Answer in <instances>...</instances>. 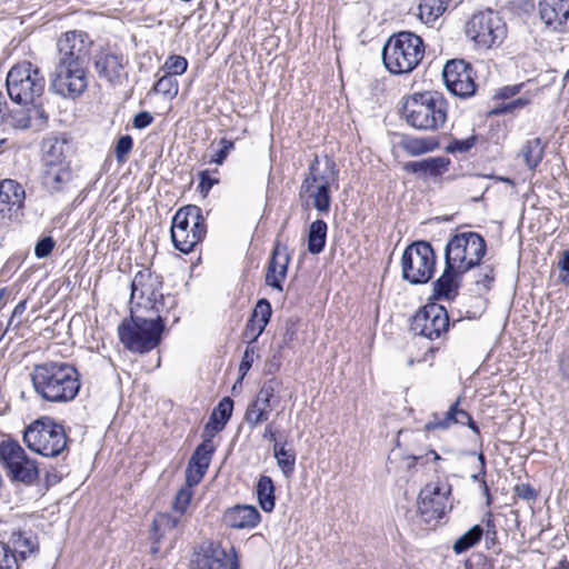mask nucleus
<instances>
[{"mask_svg": "<svg viewBox=\"0 0 569 569\" xmlns=\"http://www.w3.org/2000/svg\"><path fill=\"white\" fill-rule=\"evenodd\" d=\"M30 380L39 399L56 405L73 401L81 388L78 369L67 361L48 360L34 365Z\"/></svg>", "mask_w": 569, "mask_h": 569, "instance_id": "f257e3e1", "label": "nucleus"}, {"mask_svg": "<svg viewBox=\"0 0 569 569\" xmlns=\"http://www.w3.org/2000/svg\"><path fill=\"white\" fill-rule=\"evenodd\" d=\"M166 313L152 312L149 317L134 315L122 320L118 327L121 343L131 352L147 353L157 348L166 327Z\"/></svg>", "mask_w": 569, "mask_h": 569, "instance_id": "f03ea898", "label": "nucleus"}, {"mask_svg": "<svg viewBox=\"0 0 569 569\" xmlns=\"http://www.w3.org/2000/svg\"><path fill=\"white\" fill-rule=\"evenodd\" d=\"M406 122L421 131H436L448 118V102L438 91L416 92L409 96L402 110Z\"/></svg>", "mask_w": 569, "mask_h": 569, "instance_id": "7ed1b4c3", "label": "nucleus"}, {"mask_svg": "<svg viewBox=\"0 0 569 569\" xmlns=\"http://www.w3.org/2000/svg\"><path fill=\"white\" fill-rule=\"evenodd\" d=\"M425 56L422 39L410 31L391 36L383 46L382 61L395 74L409 73L421 62Z\"/></svg>", "mask_w": 569, "mask_h": 569, "instance_id": "20e7f679", "label": "nucleus"}, {"mask_svg": "<svg viewBox=\"0 0 569 569\" xmlns=\"http://www.w3.org/2000/svg\"><path fill=\"white\" fill-rule=\"evenodd\" d=\"M338 173L331 158L326 157L320 161L315 157L300 186V196L306 194L311 199L313 207L320 213H328L331 204V189L338 188Z\"/></svg>", "mask_w": 569, "mask_h": 569, "instance_id": "39448f33", "label": "nucleus"}, {"mask_svg": "<svg viewBox=\"0 0 569 569\" xmlns=\"http://www.w3.org/2000/svg\"><path fill=\"white\" fill-rule=\"evenodd\" d=\"M162 278L153 273L149 268L139 270L131 281L130 301L137 300V307L150 312L167 313L174 305V298L163 296Z\"/></svg>", "mask_w": 569, "mask_h": 569, "instance_id": "423d86ee", "label": "nucleus"}, {"mask_svg": "<svg viewBox=\"0 0 569 569\" xmlns=\"http://www.w3.org/2000/svg\"><path fill=\"white\" fill-rule=\"evenodd\" d=\"M23 441L43 457H58L67 449V435L61 425L50 418L32 422L23 432Z\"/></svg>", "mask_w": 569, "mask_h": 569, "instance_id": "0eeeda50", "label": "nucleus"}, {"mask_svg": "<svg viewBox=\"0 0 569 569\" xmlns=\"http://www.w3.org/2000/svg\"><path fill=\"white\" fill-rule=\"evenodd\" d=\"M487 250L485 239L477 232L466 231L451 237L445 248V260L458 272L479 266Z\"/></svg>", "mask_w": 569, "mask_h": 569, "instance_id": "6e6552de", "label": "nucleus"}, {"mask_svg": "<svg viewBox=\"0 0 569 569\" xmlns=\"http://www.w3.org/2000/svg\"><path fill=\"white\" fill-rule=\"evenodd\" d=\"M46 80L41 71L29 61L14 64L7 74V91L18 104L32 103L44 90Z\"/></svg>", "mask_w": 569, "mask_h": 569, "instance_id": "1a4fd4ad", "label": "nucleus"}, {"mask_svg": "<svg viewBox=\"0 0 569 569\" xmlns=\"http://www.w3.org/2000/svg\"><path fill=\"white\" fill-rule=\"evenodd\" d=\"M207 227L201 209L187 206L179 209L172 218L171 239L176 249L189 253L203 240Z\"/></svg>", "mask_w": 569, "mask_h": 569, "instance_id": "9d476101", "label": "nucleus"}, {"mask_svg": "<svg viewBox=\"0 0 569 569\" xmlns=\"http://www.w3.org/2000/svg\"><path fill=\"white\" fill-rule=\"evenodd\" d=\"M0 462L11 482L32 486L39 479L37 461L14 440L0 443Z\"/></svg>", "mask_w": 569, "mask_h": 569, "instance_id": "9b49d317", "label": "nucleus"}, {"mask_svg": "<svg viewBox=\"0 0 569 569\" xmlns=\"http://www.w3.org/2000/svg\"><path fill=\"white\" fill-rule=\"evenodd\" d=\"M436 269V254L426 241L409 244L401 257L402 279L411 284L427 283Z\"/></svg>", "mask_w": 569, "mask_h": 569, "instance_id": "f8f14e48", "label": "nucleus"}, {"mask_svg": "<svg viewBox=\"0 0 569 569\" xmlns=\"http://www.w3.org/2000/svg\"><path fill=\"white\" fill-rule=\"evenodd\" d=\"M467 37L479 48L500 46L507 37V26L493 10L476 12L466 23Z\"/></svg>", "mask_w": 569, "mask_h": 569, "instance_id": "ddd939ff", "label": "nucleus"}, {"mask_svg": "<svg viewBox=\"0 0 569 569\" xmlns=\"http://www.w3.org/2000/svg\"><path fill=\"white\" fill-rule=\"evenodd\" d=\"M88 86L86 64L58 62L50 89L63 98L81 96Z\"/></svg>", "mask_w": 569, "mask_h": 569, "instance_id": "4468645a", "label": "nucleus"}, {"mask_svg": "<svg viewBox=\"0 0 569 569\" xmlns=\"http://www.w3.org/2000/svg\"><path fill=\"white\" fill-rule=\"evenodd\" d=\"M450 495L451 486L442 481L429 482L420 490L418 511L425 522L438 520L446 515L447 510L451 509Z\"/></svg>", "mask_w": 569, "mask_h": 569, "instance_id": "2eb2a0df", "label": "nucleus"}, {"mask_svg": "<svg viewBox=\"0 0 569 569\" xmlns=\"http://www.w3.org/2000/svg\"><path fill=\"white\" fill-rule=\"evenodd\" d=\"M449 327V317L446 309L437 303H430L420 309L413 317L411 329L415 333L437 339L446 332Z\"/></svg>", "mask_w": 569, "mask_h": 569, "instance_id": "dca6fc26", "label": "nucleus"}, {"mask_svg": "<svg viewBox=\"0 0 569 569\" xmlns=\"http://www.w3.org/2000/svg\"><path fill=\"white\" fill-rule=\"evenodd\" d=\"M442 78L448 91L457 97L468 98L476 92L472 69L463 60L448 61L443 67Z\"/></svg>", "mask_w": 569, "mask_h": 569, "instance_id": "f3484780", "label": "nucleus"}, {"mask_svg": "<svg viewBox=\"0 0 569 569\" xmlns=\"http://www.w3.org/2000/svg\"><path fill=\"white\" fill-rule=\"evenodd\" d=\"M92 40L83 31H67L57 42L58 62L86 64Z\"/></svg>", "mask_w": 569, "mask_h": 569, "instance_id": "a211bd4d", "label": "nucleus"}, {"mask_svg": "<svg viewBox=\"0 0 569 569\" xmlns=\"http://www.w3.org/2000/svg\"><path fill=\"white\" fill-rule=\"evenodd\" d=\"M179 518L169 513H159L153 519L151 529V547L150 552L157 556L160 552L166 555L173 548L177 538V526Z\"/></svg>", "mask_w": 569, "mask_h": 569, "instance_id": "6ab92c4d", "label": "nucleus"}, {"mask_svg": "<svg viewBox=\"0 0 569 569\" xmlns=\"http://www.w3.org/2000/svg\"><path fill=\"white\" fill-rule=\"evenodd\" d=\"M239 569V561L234 549L231 548V553L216 543H210L202 548L194 559V569Z\"/></svg>", "mask_w": 569, "mask_h": 569, "instance_id": "aec40b11", "label": "nucleus"}, {"mask_svg": "<svg viewBox=\"0 0 569 569\" xmlns=\"http://www.w3.org/2000/svg\"><path fill=\"white\" fill-rule=\"evenodd\" d=\"M23 106L20 104L11 110L8 109L4 122L16 129H41L48 120L44 110L40 106L33 104V102Z\"/></svg>", "mask_w": 569, "mask_h": 569, "instance_id": "412c9836", "label": "nucleus"}, {"mask_svg": "<svg viewBox=\"0 0 569 569\" xmlns=\"http://www.w3.org/2000/svg\"><path fill=\"white\" fill-rule=\"evenodd\" d=\"M128 59L113 51H101L94 58V68L100 78L112 84L119 83L127 76Z\"/></svg>", "mask_w": 569, "mask_h": 569, "instance_id": "4be33fe9", "label": "nucleus"}, {"mask_svg": "<svg viewBox=\"0 0 569 569\" xmlns=\"http://www.w3.org/2000/svg\"><path fill=\"white\" fill-rule=\"evenodd\" d=\"M26 192L23 187L12 179L0 181V217L11 220L24 203Z\"/></svg>", "mask_w": 569, "mask_h": 569, "instance_id": "5701e85b", "label": "nucleus"}, {"mask_svg": "<svg viewBox=\"0 0 569 569\" xmlns=\"http://www.w3.org/2000/svg\"><path fill=\"white\" fill-rule=\"evenodd\" d=\"M216 448L212 440H202L192 453L186 470V481L189 487L198 485L209 468Z\"/></svg>", "mask_w": 569, "mask_h": 569, "instance_id": "b1692460", "label": "nucleus"}, {"mask_svg": "<svg viewBox=\"0 0 569 569\" xmlns=\"http://www.w3.org/2000/svg\"><path fill=\"white\" fill-rule=\"evenodd\" d=\"M539 14L551 30L562 31L569 21V3L567 0H540Z\"/></svg>", "mask_w": 569, "mask_h": 569, "instance_id": "393cba45", "label": "nucleus"}, {"mask_svg": "<svg viewBox=\"0 0 569 569\" xmlns=\"http://www.w3.org/2000/svg\"><path fill=\"white\" fill-rule=\"evenodd\" d=\"M455 423L467 425L473 432L479 433V428L471 416L459 408V400L452 403L442 417L435 415L425 428L426 430L447 429Z\"/></svg>", "mask_w": 569, "mask_h": 569, "instance_id": "a878e982", "label": "nucleus"}, {"mask_svg": "<svg viewBox=\"0 0 569 569\" xmlns=\"http://www.w3.org/2000/svg\"><path fill=\"white\" fill-rule=\"evenodd\" d=\"M289 254L284 247L276 246L271 259L269 261L268 271L266 274V283L279 291H282V281L287 276Z\"/></svg>", "mask_w": 569, "mask_h": 569, "instance_id": "bb28decb", "label": "nucleus"}, {"mask_svg": "<svg viewBox=\"0 0 569 569\" xmlns=\"http://www.w3.org/2000/svg\"><path fill=\"white\" fill-rule=\"evenodd\" d=\"M260 521V513L253 506H234L223 515V522L234 529H250Z\"/></svg>", "mask_w": 569, "mask_h": 569, "instance_id": "cd10ccee", "label": "nucleus"}, {"mask_svg": "<svg viewBox=\"0 0 569 569\" xmlns=\"http://www.w3.org/2000/svg\"><path fill=\"white\" fill-rule=\"evenodd\" d=\"M446 262L442 274L433 282V297L437 299H453L459 289L460 278L465 272H458L457 268H450Z\"/></svg>", "mask_w": 569, "mask_h": 569, "instance_id": "c85d7f7f", "label": "nucleus"}, {"mask_svg": "<svg viewBox=\"0 0 569 569\" xmlns=\"http://www.w3.org/2000/svg\"><path fill=\"white\" fill-rule=\"evenodd\" d=\"M450 160L445 157H430L420 161L407 162L403 169L407 172L417 173L421 177H439L447 170Z\"/></svg>", "mask_w": 569, "mask_h": 569, "instance_id": "c756f323", "label": "nucleus"}, {"mask_svg": "<svg viewBox=\"0 0 569 569\" xmlns=\"http://www.w3.org/2000/svg\"><path fill=\"white\" fill-rule=\"evenodd\" d=\"M66 141L59 138H48L42 143L43 169L70 166L66 159Z\"/></svg>", "mask_w": 569, "mask_h": 569, "instance_id": "7c9ffc66", "label": "nucleus"}, {"mask_svg": "<svg viewBox=\"0 0 569 569\" xmlns=\"http://www.w3.org/2000/svg\"><path fill=\"white\" fill-rule=\"evenodd\" d=\"M72 180L70 166L48 168L42 170V186L50 193L62 192Z\"/></svg>", "mask_w": 569, "mask_h": 569, "instance_id": "2f4dec72", "label": "nucleus"}, {"mask_svg": "<svg viewBox=\"0 0 569 569\" xmlns=\"http://www.w3.org/2000/svg\"><path fill=\"white\" fill-rule=\"evenodd\" d=\"M6 545L10 546L11 552L18 557V561L26 560L38 551V541L32 533L13 532Z\"/></svg>", "mask_w": 569, "mask_h": 569, "instance_id": "473e14b6", "label": "nucleus"}, {"mask_svg": "<svg viewBox=\"0 0 569 569\" xmlns=\"http://www.w3.org/2000/svg\"><path fill=\"white\" fill-rule=\"evenodd\" d=\"M438 146L437 139L432 137L403 136L400 140L401 149L412 157L431 152L436 150Z\"/></svg>", "mask_w": 569, "mask_h": 569, "instance_id": "72a5a7b5", "label": "nucleus"}, {"mask_svg": "<svg viewBox=\"0 0 569 569\" xmlns=\"http://www.w3.org/2000/svg\"><path fill=\"white\" fill-rule=\"evenodd\" d=\"M520 153L527 167L535 170L543 158L545 144L540 138L529 139L522 146Z\"/></svg>", "mask_w": 569, "mask_h": 569, "instance_id": "f704fd0d", "label": "nucleus"}, {"mask_svg": "<svg viewBox=\"0 0 569 569\" xmlns=\"http://www.w3.org/2000/svg\"><path fill=\"white\" fill-rule=\"evenodd\" d=\"M257 497L261 509L270 512L274 508V485L269 476H261L256 487Z\"/></svg>", "mask_w": 569, "mask_h": 569, "instance_id": "c9c22d12", "label": "nucleus"}, {"mask_svg": "<svg viewBox=\"0 0 569 569\" xmlns=\"http://www.w3.org/2000/svg\"><path fill=\"white\" fill-rule=\"evenodd\" d=\"M327 238V223L318 219L309 227L308 233V250L312 254L320 253L326 246Z\"/></svg>", "mask_w": 569, "mask_h": 569, "instance_id": "e433bc0d", "label": "nucleus"}, {"mask_svg": "<svg viewBox=\"0 0 569 569\" xmlns=\"http://www.w3.org/2000/svg\"><path fill=\"white\" fill-rule=\"evenodd\" d=\"M273 456L277 459V465L286 478H290L296 468V453L292 449H287L284 445L274 442Z\"/></svg>", "mask_w": 569, "mask_h": 569, "instance_id": "4c0bfd02", "label": "nucleus"}, {"mask_svg": "<svg viewBox=\"0 0 569 569\" xmlns=\"http://www.w3.org/2000/svg\"><path fill=\"white\" fill-rule=\"evenodd\" d=\"M446 10V0H421L418 7L420 20L430 24Z\"/></svg>", "mask_w": 569, "mask_h": 569, "instance_id": "58836bf2", "label": "nucleus"}, {"mask_svg": "<svg viewBox=\"0 0 569 569\" xmlns=\"http://www.w3.org/2000/svg\"><path fill=\"white\" fill-rule=\"evenodd\" d=\"M483 535L481 526L475 525L462 536H460L453 543L452 550L456 555H460L476 546Z\"/></svg>", "mask_w": 569, "mask_h": 569, "instance_id": "ea45409f", "label": "nucleus"}, {"mask_svg": "<svg viewBox=\"0 0 569 569\" xmlns=\"http://www.w3.org/2000/svg\"><path fill=\"white\" fill-rule=\"evenodd\" d=\"M271 409V407L259 405V402L253 401L246 411L244 420L250 428H256L259 423L269 419Z\"/></svg>", "mask_w": 569, "mask_h": 569, "instance_id": "a19ab883", "label": "nucleus"}, {"mask_svg": "<svg viewBox=\"0 0 569 569\" xmlns=\"http://www.w3.org/2000/svg\"><path fill=\"white\" fill-rule=\"evenodd\" d=\"M539 91H540V89H538V88H535L532 90L526 89L521 97L505 103L501 107V111L502 112H512L517 109H523L525 107H527L528 104L531 103V101L539 93Z\"/></svg>", "mask_w": 569, "mask_h": 569, "instance_id": "79ce46f5", "label": "nucleus"}, {"mask_svg": "<svg viewBox=\"0 0 569 569\" xmlns=\"http://www.w3.org/2000/svg\"><path fill=\"white\" fill-rule=\"evenodd\" d=\"M271 305L267 299H260L250 317V320L254 321L257 325H261L262 327H267L271 318Z\"/></svg>", "mask_w": 569, "mask_h": 569, "instance_id": "37998d69", "label": "nucleus"}, {"mask_svg": "<svg viewBox=\"0 0 569 569\" xmlns=\"http://www.w3.org/2000/svg\"><path fill=\"white\" fill-rule=\"evenodd\" d=\"M213 151L210 158L211 163L222 164L228 154L234 149V143L231 140L222 138L214 149V143L210 147Z\"/></svg>", "mask_w": 569, "mask_h": 569, "instance_id": "c03bdc74", "label": "nucleus"}, {"mask_svg": "<svg viewBox=\"0 0 569 569\" xmlns=\"http://www.w3.org/2000/svg\"><path fill=\"white\" fill-rule=\"evenodd\" d=\"M163 68L168 71L167 76H181L188 68V61L182 56L171 54L167 58Z\"/></svg>", "mask_w": 569, "mask_h": 569, "instance_id": "a18cd8bd", "label": "nucleus"}, {"mask_svg": "<svg viewBox=\"0 0 569 569\" xmlns=\"http://www.w3.org/2000/svg\"><path fill=\"white\" fill-rule=\"evenodd\" d=\"M495 281V270L492 266L483 264L479 268L477 278H476V286L479 288V290H489Z\"/></svg>", "mask_w": 569, "mask_h": 569, "instance_id": "49530a36", "label": "nucleus"}, {"mask_svg": "<svg viewBox=\"0 0 569 569\" xmlns=\"http://www.w3.org/2000/svg\"><path fill=\"white\" fill-rule=\"evenodd\" d=\"M154 91L169 97L178 94V82L171 76L161 77L154 84Z\"/></svg>", "mask_w": 569, "mask_h": 569, "instance_id": "de8ad7c7", "label": "nucleus"}, {"mask_svg": "<svg viewBox=\"0 0 569 569\" xmlns=\"http://www.w3.org/2000/svg\"><path fill=\"white\" fill-rule=\"evenodd\" d=\"M0 569H19L18 557L4 542H0Z\"/></svg>", "mask_w": 569, "mask_h": 569, "instance_id": "09e8293b", "label": "nucleus"}, {"mask_svg": "<svg viewBox=\"0 0 569 569\" xmlns=\"http://www.w3.org/2000/svg\"><path fill=\"white\" fill-rule=\"evenodd\" d=\"M477 141L476 136H470L466 139H452L446 147L449 153H465L469 151Z\"/></svg>", "mask_w": 569, "mask_h": 569, "instance_id": "8fccbe9b", "label": "nucleus"}, {"mask_svg": "<svg viewBox=\"0 0 569 569\" xmlns=\"http://www.w3.org/2000/svg\"><path fill=\"white\" fill-rule=\"evenodd\" d=\"M233 410V401L231 398H223L218 406L213 409L212 413L224 427L228 420L230 419Z\"/></svg>", "mask_w": 569, "mask_h": 569, "instance_id": "3c124183", "label": "nucleus"}, {"mask_svg": "<svg viewBox=\"0 0 569 569\" xmlns=\"http://www.w3.org/2000/svg\"><path fill=\"white\" fill-rule=\"evenodd\" d=\"M190 488L191 487H189V485L187 483V487L181 488L176 495L173 501V509L180 515H182L186 511L188 505L190 503L192 497Z\"/></svg>", "mask_w": 569, "mask_h": 569, "instance_id": "603ef678", "label": "nucleus"}, {"mask_svg": "<svg viewBox=\"0 0 569 569\" xmlns=\"http://www.w3.org/2000/svg\"><path fill=\"white\" fill-rule=\"evenodd\" d=\"M133 141L130 136H122L118 139L116 148H114V154L119 162H123L127 154L132 149Z\"/></svg>", "mask_w": 569, "mask_h": 569, "instance_id": "864d4df0", "label": "nucleus"}, {"mask_svg": "<svg viewBox=\"0 0 569 569\" xmlns=\"http://www.w3.org/2000/svg\"><path fill=\"white\" fill-rule=\"evenodd\" d=\"M223 428L224 427L218 420V418L214 417L213 413H211L208 422L204 425V428H203V431H202V438L204 440H208V439L212 440V438L216 436V433L221 431Z\"/></svg>", "mask_w": 569, "mask_h": 569, "instance_id": "5fc2aeb1", "label": "nucleus"}, {"mask_svg": "<svg viewBox=\"0 0 569 569\" xmlns=\"http://www.w3.org/2000/svg\"><path fill=\"white\" fill-rule=\"evenodd\" d=\"M266 327L261 325H257L252 320H248L243 337L248 340V342L252 343L258 340V338L262 335Z\"/></svg>", "mask_w": 569, "mask_h": 569, "instance_id": "6e6d98bb", "label": "nucleus"}, {"mask_svg": "<svg viewBox=\"0 0 569 569\" xmlns=\"http://www.w3.org/2000/svg\"><path fill=\"white\" fill-rule=\"evenodd\" d=\"M274 396V388L271 382L264 383L260 391L258 392L256 402H259V405H263L267 407H271V399Z\"/></svg>", "mask_w": 569, "mask_h": 569, "instance_id": "4d7b16f0", "label": "nucleus"}, {"mask_svg": "<svg viewBox=\"0 0 569 569\" xmlns=\"http://www.w3.org/2000/svg\"><path fill=\"white\" fill-rule=\"evenodd\" d=\"M530 83H531V81L528 80L527 82H522V83H518V84H512V86H506V87L500 89L498 96L500 98H502V99H510V98L521 93L522 90L525 88H527Z\"/></svg>", "mask_w": 569, "mask_h": 569, "instance_id": "13d9d810", "label": "nucleus"}, {"mask_svg": "<svg viewBox=\"0 0 569 569\" xmlns=\"http://www.w3.org/2000/svg\"><path fill=\"white\" fill-rule=\"evenodd\" d=\"M54 247V242L51 237H46L38 241L34 248V253L38 258L48 257Z\"/></svg>", "mask_w": 569, "mask_h": 569, "instance_id": "bf43d9fd", "label": "nucleus"}, {"mask_svg": "<svg viewBox=\"0 0 569 569\" xmlns=\"http://www.w3.org/2000/svg\"><path fill=\"white\" fill-rule=\"evenodd\" d=\"M254 360V348L247 347L242 357V360L239 366V371L244 376L249 369L251 368Z\"/></svg>", "mask_w": 569, "mask_h": 569, "instance_id": "052dcab7", "label": "nucleus"}, {"mask_svg": "<svg viewBox=\"0 0 569 569\" xmlns=\"http://www.w3.org/2000/svg\"><path fill=\"white\" fill-rule=\"evenodd\" d=\"M152 121L153 117L150 112L141 111L134 116L132 123L136 129H144L150 126Z\"/></svg>", "mask_w": 569, "mask_h": 569, "instance_id": "680f3d73", "label": "nucleus"}, {"mask_svg": "<svg viewBox=\"0 0 569 569\" xmlns=\"http://www.w3.org/2000/svg\"><path fill=\"white\" fill-rule=\"evenodd\" d=\"M429 456H431L432 460H439L440 459L439 455L436 451H430L426 457H423V456H419V457L418 456H411V457H408L407 467L411 468L416 463H419V462L422 463L425 461H428Z\"/></svg>", "mask_w": 569, "mask_h": 569, "instance_id": "e2e57ef3", "label": "nucleus"}, {"mask_svg": "<svg viewBox=\"0 0 569 569\" xmlns=\"http://www.w3.org/2000/svg\"><path fill=\"white\" fill-rule=\"evenodd\" d=\"M517 495L526 500H532L536 498V491L528 485H521L516 488Z\"/></svg>", "mask_w": 569, "mask_h": 569, "instance_id": "0e129e2a", "label": "nucleus"}, {"mask_svg": "<svg viewBox=\"0 0 569 569\" xmlns=\"http://www.w3.org/2000/svg\"><path fill=\"white\" fill-rule=\"evenodd\" d=\"M213 183H214V180H213V179H211V178L207 174V172H202V173L200 174V182H199V186H198V187H199V189H200V191H201V192H203V193H208V192H209V190L212 188Z\"/></svg>", "mask_w": 569, "mask_h": 569, "instance_id": "69168bd1", "label": "nucleus"}, {"mask_svg": "<svg viewBox=\"0 0 569 569\" xmlns=\"http://www.w3.org/2000/svg\"><path fill=\"white\" fill-rule=\"evenodd\" d=\"M471 479L473 481H477V482H480V488L482 490V493L486 496L487 498V503L490 505L491 500H490V491H489V487L485 480V477H482V475L479 473H475L471 476Z\"/></svg>", "mask_w": 569, "mask_h": 569, "instance_id": "338daca9", "label": "nucleus"}, {"mask_svg": "<svg viewBox=\"0 0 569 569\" xmlns=\"http://www.w3.org/2000/svg\"><path fill=\"white\" fill-rule=\"evenodd\" d=\"M558 266L561 270L569 272V250L563 252Z\"/></svg>", "mask_w": 569, "mask_h": 569, "instance_id": "774afa93", "label": "nucleus"}]
</instances>
